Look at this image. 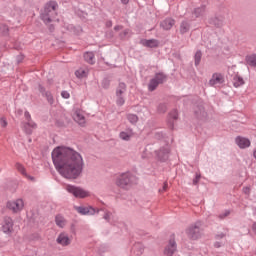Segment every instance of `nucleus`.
I'll return each instance as SVG.
<instances>
[{"mask_svg":"<svg viewBox=\"0 0 256 256\" xmlns=\"http://www.w3.org/2000/svg\"><path fill=\"white\" fill-rule=\"evenodd\" d=\"M52 161L65 179H77L85 167L83 156L76 150L65 146H58L52 151Z\"/></svg>","mask_w":256,"mask_h":256,"instance_id":"obj_1","label":"nucleus"},{"mask_svg":"<svg viewBox=\"0 0 256 256\" xmlns=\"http://www.w3.org/2000/svg\"><path fill=\"white\" fill-rule=\"evenodd\" d=\"M57 9H59V4L55 1H49L45 4L41 19L46 25L55 21V18L57 17Z\"/></svg>","mask_w":256,"mask_h":256,"instance_id":"obj_2","label":"nucleus"},{"mask_svg":"<svg viewBox=\"0 0 256 256\" xmlns=\"http://www.w3.org/2000/svg\"><path fill=\"white\" fill-rule=\"evenodd\" d=\"M117 187L120 189H129L133 185V175L131 173H123L116 179Z\"/></svg>","mask_w":256,"mask_h":256,"instance_id":"obj_3","label":"nucleus"},{"mask_svg":"<svg viewBox=\"0 0 256 256\" xmlns=\"http://www.w3.org/2000/svg\"><path fill=\"white\" fill-rule=\"evenodd\" d=\"M188 239H192V241H197L199 237H201V222H196L191 224L185 231Z\"/></svg>","mask_w":256,"mask_h":256,"instance_id":"obj_4","label":"nucleus"},{"mask_svg":"<svg viewBox=\"0 0 256 256\" xmlns=\"http://www.w3.org/2000/svg\"><path fill=\"white\" fill-rule=\"evenodd\" d=\"M6 207L9 211H12V213H21L25 208V201L21 198L11 200L7 202Z\"/></svg>","mask_w":256,"mask_h":256,"instance_id":"obj_5","label":"nucleus"},{"mask_svg":"<svg viewBox=\"0 0 256 256\" xmlns=\"http://www.w3.org/2000/svg\"><path fill=\"white\" fill-rule=\"evenodd\" d=\"M66 191L74 195V197H78V199H85V197H89V192H87L83 188L68 185L66 187Z\"/></svg>","mask_w":256,"mask_h":256,"instance_id":"obj_6","label":"nucleus"},{"mask_svg":"<svg viewBox=\"0 0 256 256\" xmlns=\"http://www.w3.org/2000/svg\"><path fill=\"white\" fill-rule=\"evenodd\" d=\"M72 242L73 238L67 232H61L56 238V243L61 247H69Z\"/></svg>","mask_w":256,"mask_h":256,"instance_id":"obj_7","label":"nucleus"},{"mask_svg":"<svg viewBox=\"0 0 256 256\" xmlns=\"http://www.w3.org/2000/svg\"><path fill=\"white\" fill-rule=\"evenodd\" d=\"M175 251H177V242L175 241V234H172L170 236L168 245L164 250V255L173 256L175 254Z\"/></svg>","mask_w":256,"mask_h":256,"instance_id":"obj_8","label":"nucleus"},{"mask_svg":"<svg viewBox=\"0 0 256 256\" xmlns=\"http://www.w3.org/2000/svg\"><path fill=\"white\" fill-rule=\"evenodd\" d=\"M225 83V76L223 74L216 72L212 74L209 80L210 87H217V85H223Z\"/></svg>","mask_w":256,"mask_h":256,"instance_id":"obj_9","label":"nucleus"},{"mask_svg":"<svg viewBox=\"0 0 256 256\" xmlns=\"http://www.w3.org/2000/svg\"><path fill=\"white\" fill-rule=\"evenodd\" d=\"M72 117L74 121L82 127H84L85 123H87V119L85 118V112H83V110L81 109L74 110Z\"/></svg>","mask_w":256,"mask_h":256,"instance_id":"obj_10","label":"nucleus"},{"mask_svg":"<svg viewBox=\"0 0 256 256\" xmlns=\"http://www.w3.org/2000/svg\"><path fill=\"white\" fill-rule=\"evenodd\" d=\"M235 144L239 149H249L251 147V140L247 137L237 136L235 138Z\"/></svg>","mask_w":256,"mask_h":256,"instance_id":"obj_11","label":"nucleus"},{"mask_svg":"<svg viewBox=\"0 0 256 256\" xmlns=\"http://www.w3.org/2000/svg\"><path fill=\"white\" fill-rule=\"evenodd\" d=\"M2 231L7 235L13 233V219L11 217H5L2 224Z\"/></svg>","mask_w":256,"mask_h":256,"instance_id":"obj_12","label":"nucleus"},{"mask_svg":"<svg viewBox=\"0 0 256 256\" xmlns=\"http://www.w3.org/2000/svg\"><path fill=\"white\" fill-rule=\"evenodd\" d=\"M179 119V112L177 110H172L168 115V125L170 129H175V123Z\"/></svg>","mask_w":256,"mask_h":256,"instance_id":"obj_13","label":"nucleus"},{"mask_svg":"<svg viewBox=\"0 0 256 256\" xmlns=\"http://www.w3.org/2000/svg\"><path fill=\"white\" fill-rule=\"evenodd\" d=\"M133 137H135V132L132 128H127L119 133V139L122 141H129L130 139H133Z\"/></svg>","mask_w":256,"mask_h":256,"instance_id":"obj_14","label":"nucleus"},{"mask_svg":"<svg viewBox=\"0 0 256 256\" xmlns=\"http://www.w3.org/2000/svg\"><path fill=\"white\" fill-rule=\"evenodd\" d=\"M74 209L80 215H95V210L93 207L75 206Z\"/></svg>","mask_w":256,"mask_h":256,"instance_id":"obj_15","label":"nucleus"},{"mask_svg":"<svg viewBox=\"0 0 256 256\" xmlns=\"http://www.w3.org/2000/svg\"><path fill=\"white\" fill-rule=\"evenodd\" d=\"M140 43L144 47H150L151 49H153V47H159V41L155 39H151V40L143 39L140 41Z\"/></svg>","mask_w":256,"mask_h":256,"instance_id":"obj_16","label":"nucleus"},{"mask_svg":"<svg viewBox=\"0 0 256 256\" xmlns=\"http://www.w3.org/2000/svg\"><path fill=\"white\" fill-rule=\"evenodd\" d=\"M75 75L77 79H87L89 76V68H80L76 70Z\"/></svg>","mask_w":256,"mask_h":256,"instance_id":"obj_17","label":"nucleus"},{"mask_svg":"<svg viewBox=\"0 0 256 256\" xmlns=\"http://www.w3.org/2000/svg\"><path fill=\"white\" fill-rule=\"evenodd\" d=\"M55 223L57 227H60V229H63L67 225V220L65 219V217H63V215L58 214L55 217Z\"/></svg>","mask_w":256,"mask_h":256,"instance_id":"obj_18","label":"nucleus"},{"mask_svg":"<svg viewBox=\"0 0 256 256\" xmlns=\"http://www.w3.org/2000/svg\"><path fill=\"white\" fill-rule=\"evenodd\" d=\"M232 83L234 87L238 88V87H242V85H245V80L239 74H235L232 79Z\"/></svg>","mask_w":256,"mask_h":256,"instance_id":"obj_19","label":"nucleus"},{"mask_svg":"<svg viewBox=\"0 0 256 256\" xmlns=\"http://www.w3.org/2000/svg\"><path fill=\"white\" fill-rule=\"evenodd\" d=\"M36 128H37V124H35V122H33L32 120L28 121L24 125V129L26 133H28L29 135H31V133H33V129H36Z\"/></svg>","mask_w":256,"mask_h":256,"instance_id":"obj_20","label":"nucleus"},{"mask_svg":"<svg viewBox=\"0 0 256 256\" xmlns=\"http://www.w3.org/2000/svg\"><path fill=\"white\" fill-rule=\"evenodd\" d=\"M125 91H127V85L125 83H120L116 89V96L123 97Z\"/></svg>","mask_w":256,"mask_h":256,"instance_id":"obj_21","label":"nucleus"},{"mask_svg":"<svg viewBox=\"0 0 256 256\" xmlns=\"http://www.w3.org/2000/svg\"><path fill=\"white\" fill-rule=\"evenodd\" d=\"M15 168L17 169V171H19V173H21V175H24V177H27L28 179H33V177L27 175V171L25 170V166H23V164L16 163Z\"/></svg>","mask_w":256,"mask_h":256,"instance_id":"obj_22","label":"nucleus"},{"mask_svg":"<svg viewBox=\"0 0 256 256\" xmlns=\"http://www.w3.org/2000/svg\"><path fill=\"white\" fill-rule=\"evenodd\" d=\"M84 59L87 63L93 65L95 63V54L93 52H86L84 54Z\"/></svg>","mask_w":256,"mask_h":256,"instance_id":"obj_23","label":"nucleus"},{"mask_svg":"<svg viewBox=\"0 0 256 256\" xmlns=\"http://www.w3.org/2000/svg\"><path fill=\"white\" fill-rule=\"evenodd\" d=\"M173 25H175V20H173L172 18H167L162 22V27L163 29H166V30L171 29Z\"/></svg>","mask_w":256,"mask_h":256,"instance_id":"obj_24","label":"nucleus"},{"mask_svg":"<svg viewBox=\"0 0 256 256\" xmlns=\"http://www.w3.org/2000/svg\"><path fill=\"white\" fill-rule=\"evenodd\" d=\"M246 63H247V65H249V67L256 68V54L246 56Z\"/></svg>","mask_w":256,"mask_h":256,"instance_id":"obj_25","label":"nucleus"},{"mask_svg":"<svg viewBox=\"0 0 256 256\" xmlns=\"http://www.w3.org/2000/svg\"><path fill=\"white\" fill-rule=\"evenodd\" d=\"M158 86H159V77H156L150 81L148 85V89L149 91H155V89H157Z\"/></svg>","mask_w":256,"mask_h":256,"instance_id":"obj_26","label":"nucleus"},{"mask_svg":"<svg viewBox=\"0 0 256 256\" xmlns=\"http://www.w3.org/2000/svg\"><path fill=\"white\" fill-rule=\"evenodd\" d=\"M190 27L191 26L189 25V22L183 21L180 25V33H182V35L187 33L189 31Z\"/></svg>","mask_w":256,"mask_h":256,"instance_id":"obj_27","label":"nucleus"},{"mask_svg":"<svg viewBox=\"0 0 256 256\" xmlns=\"http://www.w3.org/2000/svg\"><path fill=\"white\" fill-rule=\"evenodd\" d=\"M195 17H203L205 15V6H200L194 10Z\"/></svg>","mask_w":256,"mask_h":256,"instance_id":"obj_28","label":"nucleus"},{"mask_svg":"<svg viewBox=\"0 0 256 256\" xmlns=\"http://www.w3.org/2000/svg\"><path fill=\"white\" fill-rule=\"evenodd\" d=\"M201 57H203V54L200 50H198L194 55V64L195 66H199V63H201Z\"/></svg>","mask_w":256,"mask_h":256,"instance_id":"obj_29","label":"nucleus"},{"mask_svg":"<svg viewBox=\"0 0 256 256\" xmlns=\"http://www.w3.org/2000/svg\"><path fill=\"white\" fill-rule=\"evenodd\" d=\"M127 119L129 121V123H131L132 125H135V123H137V121H139V117H137V115H135V114H128Z\"/></svg>","mask_w":256,"mask_h":256,"instance_id":"obj_30","label":"nucleus"},{"mask_svg":"<svg viewBox=\"0 0 256 256\" xmlns=\"http://www.w3.org/2000/svg\"><path fill=\"white\" fill-rule=\"evenodd\" d=\"M170 151H171V149H170L169 145H167L166 148L164 149V151L162 152V161H167V159H169Z\"/></svg>","mask_w":256,"mask_h":256,"instance_id":"obj_31","label":"nucleus"},{"mask_svg":"<svg viewBox=\"0 0 256 256\" xmlns=\"http://www.w3.org/2000/svg\"><path fill=\"white\" fill-rule=\"evenodd\" d=\"M201 181V174L196 173L195 178L193 179V185H197Z\"/></svg>","mask_w":256,"mask_h":256,"instance_id":"obj_32","label":"nucleus"},{"mask_svg":"<svg viewBox=\"0 0 256 256\" xmlns=\"http://www.w3.org/2000/svg\"><path fill=\"white\" fill-rule=\"evenodd\" d=\"M117 105H125V98L123 96H118V99L116 101Z\"/></svg>","mask_w":256,"mask_h":256,"instance_id":"obj_33","label":"nucleus"},{"mask_svg":"<svg viewBox=\"0 0 256 256\" xmlns=\"http://www.w3.org/2000/svg\"><path fill=\"white\" fill-rule=\"evenodd\" d=\"M211 23H213V25H215L216 27H221L223 25V22L218 21L217 18L211 20Z\"/></svg>","mask_w":256,"mask_h":256,"instance_id":"obj_34","label":"nucleus"},{"mask_svg":"<svg viewBox=\"0 0 256 256\" xmlns=\"http://www.w3.org/2000/svg\"><path fill=\"white\" fill-rule=\"evenodd\" d=\"M243 193H244V195H251V186H245L244 188H243Z\"/></svg>","mask_w":256,"mask_h":256,"instance_id":"obj_35","label":"nucleus"},{"mask_svg":"<svg viewBox=\"0 0 256 256\" xmlns=\"http://www.w3.org/2000/svg\"><path fill=\"white\" fill-rule=\"evenodd\" d=\"M230 214H231V211L225 210L224 213H222V214L219 215V218H220V219H225V217H228V215H230Z\"/></svg>","mask_w":256,"mask_h":256,"instance_id":"obj_36","label":"nucleus"},{"mask_svg":"<svg viewBox=\"0 0 256 256\" xmlns=\"http://www.w3.org/2000/svg\"><path fill=\"white\" fill-rule=\"evenodd\" d=\"M61 95H62L63 99H69L71 97V95L67 91H63L61 93Z\"/></svg>","mask_w":256,"mask_h":256,"instance_id":"obj_37","label":"nucleus"},{"mask_svg":"<svg viewBox=\"0 0 256 256\" xmlns=\"http://www.w3.org/2000/svg\"><path fill=\"white\" fill-rule=\"evenodd\" d=\"M0 125H1V127H7V120L5 118H1Z\"/></svg>","mask_w":256,"mask_h":256,"instance_id":"obj_38","label":"nucleus"},{"mask_svg":"<svg viewBox=\"0 0 256 256\" xmlns=\"http://www.w3.org/2000/svg\"><path fill=\"white\" fill-rule=\"evenodd\" d=\"M46 96H47L48 102L52 105V103H53V95L47 93Z\"/></svg>","mask_w":256,"mask_h":256,"instance_id":"obj_39","label":"nucleus"},{"mask_svg":"<svg viewBox=\"0 0 256 256\" xmlns=\"http://www.w3.org/2000/svg\"><path fill=\"white\" fill-rule=\"evenodd\" d=\"M2 29H3L4 35H7V33H9V28L7 26L3 25Z\"/></svg>","mask_w":256,"mask_h":256,"instance_id":"obj_40","label":"nucleus"},{"mask_svg":"<svg viewBox=\"0 0 256 256\" xmlns=\"http://www.w3.org/2000/svg\"><path fill=\"white\" fill-rule=\"evenodd\" d=\"M214 247H216V249H219V247H223V243H221V242H215V243H214Z\"/></svg>","mask_w":256,"mask_h":256,"instance_id":"obj_41","label":"nucleus"},{"mask_svg":"<svg viewBox=\"0 0 256 256\" xmlns=\"http://www.w3.org/2000/svg\"><path fill=\"white\" fill-rule=\"evenodd\" d=\"M24 116L26 117L27 121H31V114H29V112H25Z\"/></svg>","mask_w":256,"mask_h":256,"instance_id":"obj_42","label":"nucleus"},{"mask_svg":"<svg viewBox=\"0 0 256 256\" xmlns=\"http://www.w3.org/2000/svg\"><path fill=\"white\" fill-rule=\"evenodd\" d=\"M223 237H225V234H223V233L216 235V239H223Z\"/></svg>","mask_w":256,"mask_h":256,"instance_id":"obj_43","label":"nucleus"},{"mask_svg":"<svg viewBox=\"0 0 256 256\" xmlns=\"http://www.w3.org/2000/svg\"><path fill=\"white\" fill-rule=\"evenodd\" d=\"M252 229H253V231H255V233H256V222L253 223Z\"/></svg>","mask_w":256,"mask_h":256,"instance_id":"obj_44","label":"nucleus"},{"mask_svg":"<svg viewBox=\"0 0 256 256\" xmlns=\"http://www.w3.org/2000/svg\"><path fill=\"white\" fill-rule=\"evenodd\" d=\"M121 2L123 3V5H127V3H129V0H121Z\"/></svg>","mask_w":256,"mask_h":256,"instance_id":"obj_45","label":"nucleus"},{"mask_svg":"<svg viewBox=\"0 0 256 256\" xmlns=\"http://www.w3.org/2000/svg\"><path fill=\"white\" fill-rule=\"evenodd\" d=\"M115 31H120V29H122V27L121 26H115Z\"/></svg>","mask_w":256,"mask_h":256,"instance_id":"obj_46","label":"nucleus"},{"mask_svg":"<svg viewBox=\"0 0 256 256\" xmlns=\"http://www.w3.org/2000/svg\"><path fill=\"white\" fill-rule=\"evenodd\" d=\"M123 35H124V37H125L126 35H129V30H124Z\"/></svg>","mask_w":256,"mask_h":256,"instance_id":"obj_47","label":"nucleus"},{"mask_svg":"<svg viewBox=\"0 0 256 256\" xmlns=\"http://www.w3.org/2000/svg\"><path fill=\"white\" fill-rule=\"evenodd\" d=\"M81 31H83V29L78 28V31L76 32V34L79 35V33H81Z\"/></svg>","mask_w":256,"mask_h":256,"instance_id":"obj_48","label":"nucleus"},{"mask_svg":"<svg viewBox=\"0 0 256 256\" xmlns=\"http://www.w3.org/2000/svg\"><path fill=\"white\" fill-rule=\"evenodd\" d=\"M166 187H167V184H164V187H163V189L165 190V189H166Z\"/></svg>","mask_w":256,"mask_h":256,"instance_id":"obj_49","label":"nucleus"}]
</instances>
